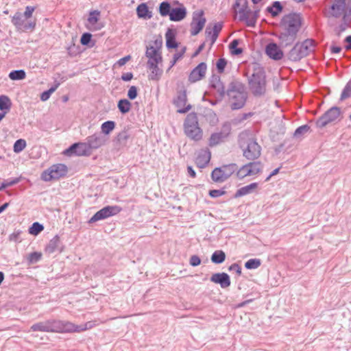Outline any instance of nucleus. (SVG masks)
Wrapping results in <instances>:
<instances>
[{
	"label": "nucleus",
	"instance_id": "obj_8",
	"mask_svg": "<svg viewBox=\"0 0 351 351\" xmlns=\"http://www.w3.org/2000/svg\"><path fill=\"white\" fill-rule=\"evenodd\" d=\"M12 24L20 31L32 32L36 27V20L26 19L21 12H16L12 17Z\"/></svg>",
	"mask_w": 351,
	"mask_h": 351
},
{
	"label": "nucleus",
	"instance_id": "obj_22",
	"mask_svg": "<svg viewBox=\"0 0 351 351\" xmlns=\"http://www.w3.org/2000/svg\"><path fill=\"white\" fill-rule=\"evenodd\" d=\"M211 153L208 149H204L199 151L196 159L195 164L199 168L205 167L210 162Z\"/></svg>",
	"mask_w": 351,
	"mask_h": 351
},
{
	"label": "nucleus",
	"instance_id": "obj_19",
	"mask_svg": "<svg viewBox=\"0 0 351 351\" xmlns=\"http://www.w3.org/2000/svg\"><path fill=\"white\" fill-rule=\"evenodd\" d=\"M100 12L98 10L91 11L87 19L86 27L91 31L101 29L104 25L99 22Z\"/></svg>",
	"mask_w": 351,
	"mask_h": 351
},
{
	"label": "nucleus",
	"instance_id": "obj_60",
	"mask_svg": "<svg viewBox=\"0 0 351 351\" xmlns=\"http://www.w3.org/2000/svg\"><path fill=\"white\" fill-rule=\"evenodd\" d=\"M341 50V48L339 46L332 45L330 47V51L333 53H339Z\"/></svg>",
	"mask_w": 351,
	"mask_h": 351
},
{
	"label": "nucleus",
	"instance_id": "obj_34",
	"mask_svg": "<svg viewBox=\"0 0 351 351\" xmlns=\"http://www.w3.org/2000/svg\"><path fill=\"white\" fill-rule=\"evenodd\" d=\"M131 103L127 99H121L118 102V108L121 112L125 114L128 112L131 109Z\"/></svg>",
	"mask_w": 351,
	"mask_h": 351
},
{
	"label": "nucleus",
	"instance_id": "obj_44",
	"mask_svg": "<svg viewBox=\"0 0 351 351\" xmlns=\"http://www.w3.org/2000/svg\"><path fill=\"white\" fill-rule=\"evenodd\" d=\"M351 96V80L348 82L346 87L344 88L341 95V99L343 100Z\"/></svg>",
	"mask_w": 351,
	"mask_h": 351
},
{
	"label": "nucleus",
	"instance_id": "obj_42",
	"mask_svg": "<svg viewBox=\"0 0 351 351\" xmlns=\"http://www.w3.org/2000/svg\"><path fill=\"white\" fill-rule=\"evenodd\" d=\"M26 145L27 143L24 139H19L14 143L13 150L15 153H19L26 147Z\"/></svg>",
	"mask_w": 351,
	"mask_h": 351
},
{
	"label": "nucleus",
	"instance_id": "obj_33",
	"mask_svg": "<svg viewBox=\"0 0 351 351\" xmlns=\"http://www.w3.org/2000/svg\"><path fill=\"white\" fill-rule=\"evenodd\" d=\"M225 259L226 254L222 250H217L211 256L212 262L216 264L223 263Z\"/></svg>",
	"mask_w": 351,
	"mask_h": 351
},
{
	"label": "nucleus",
	"instance_id": "obj_38",
	"mask_svg": "<svg viewBox=\"0 0 351 351\" xmlns=\"http://www.w3.org/2000/svg\"><path fill=\"white\" fill-rule=\"evenodd\" d=\"M282 5L279 1H275L273 5L267 8L269 12L273 16H276L282 11Z\"/></svg>",
	"mask_w": 351,
	"mask_h": 351
},
{
	"label": "nucleus",
	"instance_id": "obj_27",
	"mask_svg": "<svg viewBox=\"0 0 351 351\" xmlns=\"http://www.w3.org/2000/svg\"><path fill=\"white\" fill-rule=\"evenodd\" d=\"M176 31L172 29H168L165 33L166 46L168 49H176L178 44L176 40Z\"/></svg>",
	"mask_w": 351,
	"mask_h": 351
},
{
	"label": "nucleus",
	"instance_id": "obj_13",
	"mask_svg": "<svg viewBox=\"0 0 351 351\" xmlns=\"http://www.w3.org/2000/svg\"><path fill=\"white\" fill-rule=\"evenodd\" d=\"M340 115V109L337 107H332L318 119L317 125L319 128H324L326 125L338 120Z\"/></svg>",
	"mask_w": 351,
	"mask_h": 351
},
{
	"label": "nucleus",
	"instance_id": "obj_59",
	"mask_svg": "<svg viewBox=\"0 0 351 351\" xmlns=\"http://www.w3.org/2000/svg\"><path fill=\"white\" fill-rule=\"evenodd\" d=\"M50 95H51V94L49 93V92L48 90L45 91L41 94L40 99L42 101H47L49 98Z\"/></svg>",
	"mask_w": 351,
	"mask_h": 351
},
{
	"label": "nucleus",
	"instance_id": "obj_26",
	"mask_svg": "<svg viewBox=\"0 0 351 351\" xmlns=\"http://www.w3.org/2000/svg\"><path fill=\"white\" fill-rule=\"evenodd\" d=\"M186 8L182 6L171 9L169 19L172 21H180L184 19L186 17Z\"/></svg>",
	"mask_w": 351,
	"mask_h": 351
},
{
	"label": "nucleus",
	"instance_id": "obj_41",
	"mask_svg": "<svg viewBox=\"0 0 351 351\" xmlns=\"http://www.w3.org/2000/svg\"><path fill=\"white\" fill-rule=\"evenodd\" d=\"M44 227L43 225L38 222H34L32 226L29 228V233L32 235H38L41 231H43Z\"/></svg>",
	"mask_w": 351,
	"mask_h": 351
},
{
	"label": "nucleus",
	"instance_id": "obj_9",
	"mask_svg": "<svg viewBox=\"0 0 351 351\" xmlns=\"http://www.w3.org/2000/svg\"><path fill=\"white\" fill-rule=\"evenodd\" d=\"M119 206H108L97 211L89 220V223H94L99 220L116 215L121 211Z\"/></svg>",
	"mask_w": 351,
	"mask_h": 351
},
{
	"label": "nucleus",
	"instance_id": "obj_62",
	"mask_svg": "<svg viewBox=\"0 0 351 351\" xmlns=\"http://www.w3.org/2000/svg\"><path fill=\"white\" fill-rule=\"evenodd\" d=\"M17 182V180H14V181H12L10 182H7V183H3L2 185L0 186V191L9 186H11L12 184H14Z\"/></svg>",
	"mask_w": 351,
	"mask_h": 351
},
{
	"label": "nucleus",
	"instance_id": "obj_50",
	"mask_svg": "<svg viewBox=\"0 0 351 351\" xmlns=\"http://www.w3.org/2000/svg\"><path fill=\"white\" fill-rule=\"evenodd\" d=\"M225 194H226V191L224 190L214 189V190H210L209 191V195L211 197H214V198L222 196Z\"/></svg>",
	"mask_w": 351,
	"mask_h": 351
},
{
	"label": "nucleus",
	"instance_id": "obj_35",
	"mask_svg": "<svg viewBox=\"0 0 351 351\" xmlns=\"http://www.w3.org/2000/svg\"><path fill=\"white\" fill-rule=\"evenodd\" d=\"M115 128V123L112 121H108L101 124V132L104 134H109Z\"/></svg>",
	"mask_w": 351,
	"mask_h": 351
},
{
	"label": "nucleus",
	"instance_id": "obj_23",
	"mask_svg": "<svg viewBox=\"0 0 351 351\" xmlns=\"http://www.w3.org/2000/svg\"><path fill=\"white\" fill-rule=\"evenodd\" d=\"M267 55L276 60L282 59L283 57V52L280 47L275 43H269L267 45L265 49Z\"/></svg>",
	"mask_w": 351,
	"mask_h": 351
},
{
	"label": "nucleus",
	"instance_id": "obj_52",
	"mask_svg": "<svg viewBox=\"0 0 351 351\" xmlns=\"http://www.w3.org/2000/svg\"><path fill=\"white\" fill-rule=\"evenodd\" d=\"M308 130H309V127L308 125L300 126L295 131L294 135L295 136H298L302 134H304V133L307 132L308 131Z\"/></svg>",
	"mask_w": 351,
	"mask_h": 351
},
{
	"label": "nucleus",
	"instance_id": "obj_55",
	"mask_svg": "<svg viewBox=\"0 0 351 351\" xmlns=\"http://www.w3.org/2000/svg\"><path fill=\"white\" fill-rule=\"evenodd\" d=\"M41 257V254L38 252H34L32 253L29 256V260L30 262H36L38 261Z\"/></svg>",
	"mask_w": 351,
	"mask_h": 351
},
{
	"label": "nucleus",
	"instance_id": "obj_5",
	"mask_svg": "<svg viewBox=\"0 0 351 351\" xmlns=\"http://www.w3.org/2000/svg\"><path fill=\"white\" fill-rule=\"evenodd\" d=\"M237 170L236 164H229L215 168L211 173V178L215 182H223Z\"/></svg>",
	"mask_w": 351,
	"mask_h": 351
},
{
	"label": "nucleus",
	"instance_id": "obj_2",
	"mask_svg": "<svg viewBox=\"0 0 351 351\" xmlns=\"http://www.w3.org/2000/svg\"><path fill=\"white\" fill-rule=\"evenodd\" d=\"M300 26L301 19L298 14H289L284 16L279 25L278 38L281 44L287 46L293 43Z\"/></svg>",
	"mask_w": 351,
	"mask_h": 351
},
{
	"label": "nucleus",
	"instance_id": "obj_12",
	"mask_svg": "<svg viewBox=\"0 0 351 351\" xmlns=\"http://www.w3.org/2000/svg\"><path fill=\"white\" fill-rule=\"evenodd\" d=\"M230 131V125H224L221 131L214 132L210 135L208 140V145L213 147L222 143L229 136Z\"/></svg>",
	"mask_w": 351,
	"mask_h": 351
},
{
	"label": "nucleus",
	"instance_id": "obj_45",
	"mask_svg": "<svg viewBox=\"0 0 351 351\" xmlns=\"http://www.w3.org/2000/svg\"><path fill=\"white\" fill-rule=\"evenodd\" d=\"M238 45H239L238 40H234L230 44V48L232 50V53L236 54V55H239L242 53V49L241 48H237Z\"/></svg>",
	"mask_w": 351,
	"mask_h": 351
},
{
	"label": "nucleus",
	"instance_id": "obj_47",
	"mask_svg": "<svg viewBox=\"0 0 351 351\" xmlns=\"http://www.w3.org/2000/svg\"><path fill=\"white\" fill-rule=\"evenodd\" d=\"M221 29V24H215L213 27V34L212 35V44L215 43L216 40L219 32Z\"/></svg>",
	"mask_w": 351,
	"mask_h": 351
},
{
	"label": "nucleus",
	"instance_id": "obj_24",
	"mask_svg": "<svg viewBox=\"0 0 351 351\" xmlns=\"http://www.w3.org/2000/svg\"><path fill=\"white\" fill-rule=\"evenodd\" d=\"M210 280L214 283L220 285L222 288H226L230 285V277L226 273L214 274L211 276Z\"/></svg>",
	"mask_w": 351,
	"mask_h": 351
},
{
	"label": "nucleus",
	"instance_id": "obj_54",
	"mask_svg": "<svg viewBox=\"0 0 351 351\" xmlns=\"http://www.w3.org/2000/svg\"><path fill=\"white\" fill-rule=\"evenodd\" d=\"M200 263H201V260L197 256L194 255L191 257L190 264L192 266H197V265H200Z\"/></svg>",
	"mask_w": 351,
	"mask_h": 351
},
{
	"label": "nucleus",
	"instance_id": "obj_32",
	"mask_svg": "<svg viewBox=\"0 0 351 351\" xmlns=\"http://www.w3.org/2000/svg\"><path fill=\"white\" fill-rule=\"evenodd\" d=\"M258 17V12L255 11L250 12L245 16V19L241 20L242 21H245L246 25L249 27H254L256 23V20Z\"/></svg>",
	"mask_w": 351,
	"mask_h": 351
},
{
	"label": "nucleus",
	"instance_id": "obj_18",
	"mask_svg": "<svg viewBox=\"0 0 351 351\" xmlns=\"http://www.w3.org/2000/svg\"><path fill=\"white\" fill-rule=\"evenodd\" d=\"M89 149L86 143H77L73 144L70 147L65 149L63 154L71 156L73 154L77 156H86L89 154Z\"/></svg>",
	"mask_w": 351,
	"mask_h": 351
},
{
	"label": "nucleus",
	"instance_id": "obj_39",
	"mask_svg": "<svg viewBox=\"0 0 351 351\" xmlns=\"http://www.w3.org/2000/svg\"><path fill=\"white\" fill-rule=\"evenodd\" d=\"M171 5L168 2L163 1L160 3L159 7V12L161 16H166L167 15L170 16L171 13Z\"/></svg>",
	"mask_w": 351,
	"mask_h": 351
},
{
	"label": "nucleus",
	"instance_id": "obj_7",
	"mask_svg": "<svg viewBox=\"0 0 351 351\" xmlns=\"http://www.w3.org/2000/svg\"><path fill=\"white\" fill-rule=\"evenodd\" d=\"M66 173L67 168L66 165L62 164H56L45 170L41 174V179L45 182H50L60 179L64 176Z\"/></svg>",
	"mask_w": 351,
	"mask_h": 351
},
{
	"label": "nucleus",
	"instance_id": "obj_49",
	"mask_svg": "<svg viewBox=\"0 0 351 351\" xmlns=\"http://www.w3.org/2000/svg\"><path fill=\"white\" fill-rule=\"evenodd\" d=\"M36 8L32 6H27L25 8V10L23 14H22L26 19L30 20L29 19L32 16L33 12H34Z\"/></svg>",
	"mask_w": 351,
	"mask_h": 351
},
{
	"label": "nucleus",
	"instance_id": "obj_20",
	"mask_svg": "<svg viewBox=\"0 0 351 351\" xmlns=\"http://www.w3.org/2000/svg\"><path fill=\"white\" fill-rule=\"evenodd\" d=\"M246 97L244 93L239 91H233L230 96V105L232 109L241 108L245 103Z\"/></svg>",
	"mask_w": 351,
	"mask_h": 351
},
{
	"label": "nucleus",
	"instance_id": "obj_43",
	"mask_svg": "<svg viewBox=\"0 0 351 351\" xmlns=\"http://www.w3.org/2000/svg\"><path fill=\"white\" fill-rule=\"evenodd\" d=\"M261 265L260 259L252 258L245 263V267L248 269H256Z\"/></svg>",
	"mask_w": 351,
	"mask_h": 351
},
{
	"label": "nucleus",
	"instance_id": "obj_1",
	"mask_svg": "<svg viewBox=\"0 0 351 351\" xmlns=\"http://www.w3.org/2000/svg\"><path fill=\"white\" fill-rule=\"evenodd\" d=\"M162 38L160 36L147 47L145 56L147 59V66L150 80L158 81L162 76V69L159 66L162 63Z\"/></svg>",
	"mask_w": 351,
	"mask_h": 351
},
{
	"label": "nucleus",
	"instance_id": "obj_61",
	"mask_svg": "<svg viewBox=\"0 0 351 351\" xmlns=\"http://www.w3.org/2000/svg\"><path fill=\"white\" fill-rule=\"evenodd\" d=\"M187 171H188L189 175L191 178H195L196 176V173L191 166H188Z\"/></svg>",
	"mask_w": 351,
	"mask_h": 351
},
{
	"label": "nucleus",
	"instance_id": "obj_40",
	"mask_svg": "<svg viewBox=\"0 0 351 351\" xmlns=\"http://www.w3.org/2000/svg\"><path fill=\"white\" fill-rule=\"evenodd\" d=\"M48 321L34 324L31 328L33 331H41L49 332Z\"/></svg>",
	"mask_w": 351,
	"mask_h": 351
},
{
	"label": "nucleus",
	"instance_id": "obj_64",
	"mask_svg": "<svg viewBox=\"0 0 351 351\" xmlns=\"http://www.w3.org/2000/svg\"><path fill=\"white\" fill-rule=\"evenodd\" d=\"M346 42L348 43L350 45H347L346 47L347 49H351V36H348L346 38Z\"/></svg>",
	"mask_w": 351,
	"mask_h": 351
},
{
	"label": "nucleus",
	"instance_id": "obj_29",
	"mask_svg": "<svg viewBox=\"0 0 351 351\" xmlns=\"http://www.w3.org/2000/svg\"><path fill=\"white\" fill-rule=\"evenodd\" d=\"M186 101V96L185 94L180 95L178 97V99L176 101V104L178 107L177 112L178 113H182V114L186 113L191 108V106L189 104L187 105L186 106H185Z\"/></svg>",
	"mask_w": 351,
	"mask_h": 351
},
{
	"label": "nucleus",
	"instance_id": "obj_25",
	"mask_svg": "<svg viewBox=\"0 0 351 351\" xmlns=\"http://www.w3.org/2000/svg\"><path fill=\"white\" fill-rule=\"evenodd\" d=\"M258 189V184L257 182H253L239 189L235 194L234 197L238 198L240 197L245 196L257 192Z\"/></svg>",
	"mask_w": 351,
	"mask_h": 351
},
{
	"label": "nucleus",
	"instance_id": "obj_51",
	"mask_svg": "<svg viewBox=\"0 0 351 351\" xmlns=\"http://www.w3.org/2000/svg\"><path fill=\"white\" fill-rule=\"evenodd\" d=\"M128 97L132 100L134 99L137 97V88L136 86H132L129 88Z\"/></svg>",
	"mask_w": 351,
	"mask_h": 351
},
{
	"label": "nucleus",
	"instance_id": "obj_36",
	"mask_svg": "<svg viewBox=\"0 0 351 351\" xmlns=\"http://www.w3.org/2000/svg\"><path fill=\"white\" fill-rule=\"evenodd\" d=\"M11 107V101L8 97L5 95L0 96V110H6V112Z\"/></svg>",
	"mask_w": 351,
	"mask_h": 351
},
{
	"label": "nucleus",
	"instance_id": "obj_14",
	"mask_svg": "<svg viewBox=\"0 0 351 351\" xmlns=\"http://www.w3.org/2000/svg\"><path fill=\"white\" fill-rule=\"evenodd\" d=\"M311 44V40H306L302 43L296 44L289 53V59L297 62L307 56L306 45Z\"/></svg>",
	"mask_w": 351,
	"mask_h": 351
},
{
	"label": "nucleus",
	"instance_id": "obj_15",
	"mask_svg": "<svg viewBox=\"0 0 351 351\" xmlns=\"http://www.w3.org/2000/svg\"><path fill=\"white\" fill-rule=\"evenodd\" d=\"M206 23V19L204 16V12L199 10L193 14V19L191 23V34L195 36L199 33L204 28Z\"/></svg>",
	"mask_w": 351,
	"mask_h": 351
},
{
	"label": "nucleus",
	"instance_id": "obj_56",
	"mask_svg": "<svg viewBox=\"0 0 351 351\" xmlns=\"http://www.w3.org/2000/svg\"><path fill=\"white\" fill-rule=\"evenodd\" d=\"M130 59H131V56H130V55L126 56H125V57H123V58H122L119 59V60L117 61V64L119 66H123L124 64H126V62H127L128 61H129Z\"/></svg>",
	"mask_w": 351,
	"mask_h": 351
},
{
	"label": "nucleus",
	"instance_id": "obj_57",
	"mask_svg": "<svg viewBox=\"0 0 351 351\" xmlns=\"http://www.w3.org/2000/svg\"><path fill=\"white\" fill-rule=\"evenodd\" d=\"M230 270H234L235 272L240 276L241 274V268L238 264H232L230 267Z\"/></svg>",
	"mask_w": 351,
	"mask_h": 351
},
{
	"label": "nucleus",
	"instance_id": "obj_6",
	"mask_svg": "<svg viewBox=\"0 0 351 351\" xmlns=\"http://www.w3.org/2000/svg\"><path fill=\"white\" fill-rule=\"evenodd\" d=\"M348 11L351 14V5L346 0H334L326 14L328 17L345 16Z\"/></svg>",
	"mask_w": 351,
	"mask_h": 351
},
{
	"label": "nucleus",
	"instance_id": "obj_31",
	"mask_svg": "<svg viewBox=\"0 0 351 351\" xmlns=\"http://www.w3.org/2000/svg\"><path fill=\"white\" fill-rule=\"evenodd\" d=\"M49 332L62 333V321L61 320H49L48 321Z\"/></svg>",
	"mask_w": 351,
	"mask_h": 351
},
{
	"label": "nucleus",
	"instance_id": "obj_16",
	"mask_svg": "<svg viewBox=\"0 0 351 351\" xmlns=\"http://www.w3.org/2000/svg\"><path fill=\"white\" fill-rule=\"evenodd\" d=\"M243 150V156L248 160L257 158L261 154V147L253 140H249Z\"/></svg>",
	"mask_w": 351,
	"mask_h": 351
},
{
	"label": "nucleus",
	"instance_id": "obj_30",
	"mask_svg": "<svg viewBox=\"0 0 351 351\" xmlns=\"http://www.w3.org/2000/svg\"><path fill=\"white\" fill-rule=\"evenodd\" d=\"M88 149H97L103 145L101 138L97 135H92L87 138Z\"/></svg>",
	"mask_w": 351,
	"mask_h": 351
},
{
	"label": "nucleus",
	"instance_id": "obj_58",
	"mask_svg": "<svg viewBox=\"0 0 351 351\" xmlns=\"http://www.w3.org/2000/svg\"><path fill=\"white\" fill-rule=\"evenodd\" d=\"M132 77H133V75L132 73H125L123 74L121 76V79L123 81H130L132 79Z\"/></svg>",
	"mask_w": 351,
	"mask_h": 351
},
{
	"label": "nucleus",
	"instance_id": "obj_28",
	"mask_svg": "<svg viewBox=\"0 0 351 351\" xmlns=\"http://www.w3.org/2000/svg\"><path fill=\"white\" fill-rule=\"evenodd\" d=\"M136 14L140 19H149L152 17V13L145 3H142L137 6Z\"/></svg>",
	"mask_w": 351,
	"mask_h": 351
},
{
	"label": "nucleus",
	"instance_id": "obj_53",
	"mask_svg": "<svg viewBox=\"0 0 351 351\" xmlns=\"http://www.w3.org/2000/svg\"><path fill=\"white\" fill-rule=\"evenodd\" d=\"M182 56V53H177L174 54L173 60L170 62V66L167 71H169L177 62V61Z\"/></svg>",
	"mask_w": 351,
	"mask_h": 351
},
{
	"label": "nucleus",
	"instance_id": "obj_46",
	"mask_svg": "<svg viewBox=\"0 0 351 351\" xmlns=\"http://www.w3.org/2000/svg\"><path fill=\"white\" fill-rule=\"evenodd\" d=\"M227 64V62L223 58H220L218 60L217 62V69L219 73H222L224 71V69Z\"/></svg>",
	"mask_w": 351,
	"mask_h": 351
},
{
	"label": "nucleus",
	"instance_id": "obj_3",
	"mask_svg": "<svg viewBox=\"0 0 351 351\" xmlns=\"http://www.w3.org/2000/svg\"><path fill=\"white\" fill-rule=\"evenodd\" d=\"M184 132L189 138L193 141H198L202 138L203 132L198 125L196 114H188L184 123Z\"/></svg>",
	"mask_w": 351,
	"mask_h": 351
},
{
	"label": "nucleus",
	"instance_id": "obj_4",
	"mask_svg": "<svg viewBox=\"0 0 351 351\" xmlns=\"http://www.w3.org/2000/svg\"><path fill=\"white\" fill-rule=\"evenodd\" d=\"M250 88L254 95H261L266 90L265 75L263 69H259L254 73L250 82Z\"/></svg>",
	"mask_w": 351,
	"mask_h": 351
},
{
	"label": "nucleus",
	"instance_id": "obj_11",
	"mask_svg": "<svg viewBox=\"0 0 351 351\" xmlns=\"http://www.w3.org/2000/svg\"><path fill=\"white\" fill-rule=\"evenodd\" d=\"M261 164L260 162H250L242 166L237 170V177L241 180L247 176H253L258 174L261 170Z\"/></svg>",
	"mask_w": 351,
	"mask_h": 351
},
{
	"label": "nucleus",
	"instance_id": "obj_63",
	"mask_svg": "<svg viewBox=\"0 0 351 351\" xmlns=\"http://www.w3.org/2000/svg\"><path fill=\"white\" fill-rule=\"evenodd\" d=\"M20 234H21V232H14V233L10 235L11 239L14 240V241L17 240Z\"/></svg>",
	"mask_w": 351,
	"mask_h": 351
},
{
	"label": "nucleus",
	"instance_id": "obj_17",
	"mask_svg": "<svg viewBox=\"0 0 351 351\" xmlns=\"http://www.w3.org/2000/svg\"><path fill=\"white\" fill-rule=\"evenodd\" d=\"M207 66L204 62L199 63L194 68L189 75V81L190 83H195L203 80L206 74Z\"/></svg>",
	"mask_w": 351,
	"mask_h": 351
},
{
	"label": "nucleus",
	"instance_id": "obj_48",
	"mask_svg": "<svg viewBox=\"0 0 351 351\" xmlns=\"http://www.w3.org/2000/svg\"><path fill=\"white\" fill-rule=\"evenodd\" d=\"M91 34H89V33H84L82 34L81 38H80V43L82 45H88L90 40H91Z\"/></svg>",
	"mask_w": 351,
	"mask_h": 351
},
{
	"label": "nucleus",
	"instance_id": "obj_10",
	"mask_svg": "<svg viewBox=\"0 0 351 351\" xmlns=\"http://www.w3.org/2000/svg\"><path fill=\"white\" fill-rule=\"evenodd\" d=\"M95 322L90 321L82 325H77L70 322L62 321V333L82 332L86 330L91 329L96 326Z\"/></svg>",
	"mask_w": 351,
	"mask_h": 351
},
{
	"label": "nucleus",
	"instance_id": "obj_37",
	"mask_svg": "<svg viewBox=\"0 0 351 351\" xmlns=\"http://www.w3.org/2000/svg\"><path fill=\"white\" fill-rule=\"evenodd\" d=\"M25 77L26 73L23 70L13 71L9 73V77L12 80H21L25 79Z\"/></svg>",
	"mask_w": 351,
	"mask_h": 351
},
{
	"label": "nucleus",
	"instance_id": "obj_21",
	"mask_svg": "<svg viewBox=\"0 0 351 351\" xmlns=\"http://www.w3.org/2000/svg\"><path fill=\"white\" fill-rule=\"evenodd\" d=\"M234 8L240 21L245 19V16L250 12L247 0H237Z\"/></svg>",
	"mask_w": 351,
	"mask_h": 351
}]
</instances>
